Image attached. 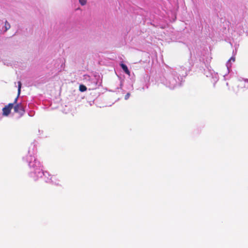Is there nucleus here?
Listing matches in <instances>:
<instances>
[{
	"label": "nucleus",
	"instance_id": "obj_8",
	"mask_svg": "<svg viewBox=\"0 0 248 248\" xmlns=\"http://www.w3.org/2000/svg\"><path fill=\"white\" fill-rule=\"evenodd\" d=\"M79 2L81 5H85L87 3V0H79Z\"/></svg>",
	"mask_w": 248,
	"mask_h": 248
},
{
	"label": "nucleus",
	"instance_id": "obj_5",
	"mask_svg": "<svg viewBox=\"0 0 248 248\" xmlns=\"http://www.w3.org/2000/svg\"><path fill=\"white\" fill-rule=\"evenodd\" d=\"M121 66L122 67V68L123 69V70L124 71V72L128 75L129 76H130V72L129 71V70H128V68H127V66L124 64V63H121Z\"/></svg>",
	"mask_w": 248,
	"mask_h": 248
},
{
	"label": "nucleus",
	"instance_id": "obj_9",
	"mask_svg": "<svg viewBox=\"0 0 248 248\" xmlns=\"http://www.w3.org/2000/svg\"><path fill=\"white\" fill-rule=\"evenodd\" d=\"M130 96V93H127L124 96V99L125 100L128 99Z\"/></svg>",
	"mask_w": 248,
	"mask_h": 248
},
{
	"label": "nucleus",
	"instance_id": "obj_1",
	"mask_svg": "<svg viewBox=\"0 0 248 248\" xmlns=\"http://www.w3.org/2000/svg\"><path fill=\"white\" fill-rule=\"evenodd\" d=\"M13 108V104L9 103L8 105L5 106L2 108V114L4 116H8L11 112L12 108Z\"/></svg>",
	"mask_w": 248,
	"mask_h": 248
},
{
	"label": "nucleus",
	"instance_id": "obj_7",
	"mask_svg": "<svg viewBox=\"0 0 248 248\" xmlns=\"http://www.w3.org/2000/svg\"><path fill=\"white\" fill-rule=\"evenodd\" d=\"M5 31H6L7 30H8L10 28V25L7 21H6V22H5Z\"/></svg>",
	"mask_w": 248,
	"mask_h": 248
},
{
	"label": "nucleus",
	"instance_id": "obj_4",
	"mask_svg": "<svg viewBox=\"0 0 248 248\" xmlns=\"http://www.w3.org/2000/svg\"><path fill=\"white\" fill-rule=\"evenodd\" d=\"M21 85H22L21 82L20 81H18V95H17V97L15 98L14 102L13 103V105L15 104H16L17 101L18 96H19V95L20 93V92H21Z\"/></svg>",
	"mask_w": 248,
	"mask_h": 248
},
{
	"label": "nucleus",
	"instance_id": "obj_2",
	"mask_svg": "<svg viewBox=\"0 0 248 248\" xmlns=\"http://www.w3.org/2000/svg\"><path fill=\"white\" fill-rule=\"evenodd\" d=\"M14 111L16 113H19L21 114H23L24 112L23 106L20 103L16 105L14 107Z\"/></svg>",
	"mask_w": 248,
	"mask_h": 248
},
{
	"label": "nucleus",
	"instance_id": "obj_6",
	"mask_svg": "<svg viewBox=\"0 0 248 248\" xmlns=\"http://www.w3.org/2000/svg\"><path fill=\"white\" fill-rule=\"evenodd\" d=\"M87 90V87L84 85H80L79 86V91L83 92Z\"/></svg>",
	"mask_w": 248,
	"mask_h": 248
},
{
	"label": "nucleus",
	"instance_id": "obj_3",
	"mask_svg": "<svg viewBox=\"0 0 248 248\" xmlns=\"http://www.w3.org/2000/svg\"><path fill=\"white\" fill-rule=\"evenodd\" d=\"M237 87L241 89L244 88H248V80L245 79L240 81L237 84Z\"/></svg>",
	"mask_w": 248,
	"mask_h": 248
}]
</instances>
